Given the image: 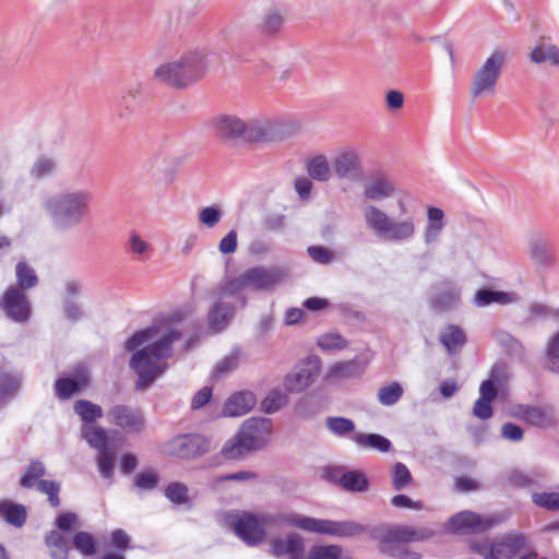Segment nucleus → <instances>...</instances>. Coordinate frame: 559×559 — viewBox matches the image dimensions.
<instances>
[{
  "label": "nucleus",
  "mask_w": 559,
  "mask_h": 559,
  "mask_svg": "<svg viewBox=\"0 0 559 559\" xmlns=\"http://www.w3.org/2000/svg\"><path fill=\"white\" fill-rule=\"evenodd\" d=\"M181 336L182 333L174 326L165 328L160 334V328L152 325L136 331L126 341V350L133 352L130 368L138 376L136 391L147 390L166 372L168 368L166 360L173 356L174 343Z\"/></svg>",
  "instance_id": "obj_1"
},
{
  "label": "nucleus",
  "mask_w": 559,
  "mask_h": 559,
  "mask_svg": "<svg viewBox=\"0 0 559 559\" xmlns=\"http://www.w3.org/2000/svg\"><path fill=\"white\" fill-rule=\"evenodd\" d=\"M216 135L225 141L270 143L288 139L295 133L292 122L281 119L243 120L236 115H218L213 120Z\"/></svg>",
  "instance_id": "obj_2"
},
{
  "label": "nucleus",
  "mask_w": 559,
  "mask_h": 559,
  "mask_svg": "<svg viewBox=\"0 0 559 559\" xmlns=\"http://www.w3.org/2000/svg\"><path fill=\"white\" fill-rule=\"evenodd\" d=\"M93 194L88 190H68L48 197L43 209L51 228L59 234L68 233L88 217Z\"/></svg>",
  "instance_id": "obj_3"
},
{
  "label": "nucleus",
  "mask_w": 559,
  "mask_h": 559,
  "mask_svg": "<svg viewBox=\"0 0 559 559\" xmlns=\"http://www.w3.org/2000/svg\"><path fill=\"white\" fill-rule=\"evenodd\" d=\"M272 435V420L264 417H250L239 427L236 435L228 439L221 455L225 460H239L247 453L263 449Z\"/></svg>",
  "instance_id": "obj_4"
},
{
  "label": "nucleus",
  "mask_w": 559,
  "mask_h": 559,
  "mask_svg": "<svg viewBox=\"0 0 559 559\" xmlns=\"http://www.w3.org/2000/svg\"><path fill=\"white\" fill-rule=\"evenodd\" d=\"M206 68L205 53L195 50L182 55L173 62L157 67L154 76L173 88L182 90L201 80Z\"/></svg>",
  "instance_id": "obj_5"
},
{
  "label": "nucleus",
  "mask_w": 559,
  "mask_h": 559,
  "mask_svg": "<svg viewBox=\"0 0 559 559\" xmlns=\"http://www.w3.org/2000/svg\"><path fill=\"white\" fill-rule=\"evenodd\" d=\"M276 522L305 532L337 537H354L366 532V527L354 521H332L305 516L295 512L276 516Z\"/></svg>",
  "instance_id": "obj_6"
},
{
  "label": "nucleus",
  "mask_w": 559,
  "mask_h": 559,
  "mask_svg": "<svg viewBox=\"0 0 559 559\" xmlns=\"http://www.w3.org/2000/svg\"><path fill=\"white\" fill-rule=\"evenodd\" d=\"M362 214L366 226L377 236L390 241H406L413 238L416 233L415 219L412 216L402 221H394L384 211L371 204L364 207Z\"/></svg>",
  "instance_id": "obj_7"
},
{
  "label": "nucleus",
  "mask_w": 559,
  "mask_h": 559,
  "mask_svg": "<svg viewBox=\"0 0 559 559\" xmlns=\"http://www.w3.org/2000/svg\"><path fill=\"white\" fill-rule=\"evenodd\" d=\"M506 59V52L501 49H496L481 67L475 71L469 86L473 99L495 95Z\"/></svg>",
  "instance_id": "obj_8"
},
{
  "label": "nucleus",
  "mask_w": 559,
  "mask_h": 559,
  "mask_svg": "<svg viewBox=\"0 0 559 559\" xmlns=\"http://www.w3.org/2000/svg\"><path fill=\"white\" fill-rule=\"evenodd\" d=\"M211 449V440L203 435H178L170 439L165 451L173 456L190 460L207 453Z\"/></svg>",
  "instance_id": "obj_9"
},
{
  "label": "nucleus",
  "mask_w": 559,
  "mask_h": 559,
  "mask_svg": "<svg viewBox=\"0 0 559 559\" xmlns=\"http://www.w3.org/2000/svg\"><path fill=\"white\" fill-rule=\"evenodd\" d=\"M108 421L131 435H140L145 430V416L139 407L116 404L107 412Z\"/></svg>",
  "instance_id": "obj_10"
},
{
  "label": "nucleus",
  "mask_w": 559,
  "mask_h": 559,
  "mask_svg": "<svg viewBox=\"0 0 559 559\" xmlns=\"http://www.w3.org/2000/svg\"><path fill=\"white\" fill-rule=\"evenodd\" d=\"M396 182L383 170L372 171L364 183L362 195L369 201H383L395 195Z\"/></svg>",
  "instance_id": "obj_11"
},
{
  "label": "nucleus",
  "mask_w": 559,
  "mask_h": 559,
  "mask_svg": "<svg viewBox=\"0 0 559 559\" xmlns=\"http://www.w3.org/2000/svg\"><path fill=\"white\" fill-rule=\"evenodd\" d=\"M249 289L263 292L271 290L286 276L280 266H253L243 272Z\"/></svg>",
  "instance_id": "obj_12"
},
{
  "label": "nucleus",
  "mask_w": 559,
  "mask_h": 559,
  "mask_svg": "<svg viewBox=\"0 0 559 559\" xmlns=\"http://www.w3.org/2000/svg\"><path fill=\"white\" fill-rule=\"evenodd\" d=\"M2 308L8 318L19 323L28 321L32 312L28 297L15 286H10L4 290Z\"/></svg>",
  "instance_id": "obj_13"
},
{
  "label": "nucleus",
  "mask_w": 559,
  "mask_h": 559,
  "mask_svg": "<svg viewBox=\"0 0 559 559\" xmlns=\"http://www.w3.org/2000/svg\"><path fill=\"white\" fill-rule=\"evenodd\" d=\"M91 384V373L83 365H78L70 377L58 378L55 382V394L61 401L71 399L74 394L88 388Z\"/></svg>",
  "instance_id": "obj_14"
},
{
  "label": "nucleus",
  "mask_w": 559,
  "mask_h": 559,
  "mask_svg": "<svg viewBox=\"0 0 559 559\" xmlns=\"http://www.w3.org/2000/svg\"><path fill=\"white\" fill-rule=\"evenodd\" d=\"M320 372V364L316 359H308L296 366L295 369L289 372L284 381V385L289 392H301L310 386Z\"/></svg>",
  "instance_id": "obj_15"
},
{
  "label": "nucleus",
  "mask_w": 559,
  "mask_h": 559,
  "mask_svg": "<svg viewBox=\"0 0 559 559\" xmlns=\"http://www.w3.org/2000/svg\"><path fill=\"white\" fill-rule=\"evenodd\" d=\"M332 165L335 175L341 179L357 181L362 177L361 157L355 148H346L337 154Z\"/></svg>",
  "instance_id": "obj_16"
},
{
  "label": "nucleus",
  "mask_w": 559,
  "mask_h": 559,
  "mask_svg": "<svg viewBox=\"0 0 559 559\" xmlns=\"http://www.w3.org/2000/svg\"><path fill=\"white\" fill-rule=\"evenodd\" d=\"M525 545V536L520 532H509L491 543L487 559H513Z\"/></svg>",
  "instance_id": "obj_17"
},
{
  "label": "nucleus",
  "mask_w": 559,
  "mask_h": 559,
  "mask_svg": "<svg viewBox=\"0 0 559 559\" xmlns=\"http://www.w3.org/2000/svg\"><path fill=\"white\" fill-rule=\"evenodd\" d=\"M236 534L250 546L262 543L265 538V528L262 522L251 513H243L235 523Z\"/></svg>",
  "instance_id": "obj_18"
},
{
  "label": "nucleus",
  "mask_w": 559,
  "mask_h": 559,
  "mask_svg": "<svg viewBox=\"0 0 559 559\" xmlns=\"http://www.w3.org/2000/svg\"><path fill=\"white\" fill-rule=\"evenodd\" d=\"M461 300V289L451 281L445 280L440 284L438 292L430 299V307L436 312L450 311L457 307Z\"/></svg>",
  "instance_id": "obj_19"
},
{
  "label": "nucleus",
  "mask_w": 559,
  "mask_h": 559,
  "mask_svg": "<svg viewBox=\"0 0 559 559\" xmlns=\"http://www.w3.org/2000/svg\"><path fill=\"white\" fill-rule=\"evenodd\" d=\"M285 23V11L277 7H271L263 12L257 29L262 37L274 39L282 34Z\"/></svg>",
  "instance_id": "obj_20"
},
{
  "label": "nucleus",
  "mask_w": 559,
  "mask_h": 559,
  "mask_svg": "<svg viewBox=\"0 0 559 559\" xmlns=\"http://www.w3.org/2000/svg\"><path fill=\"white\" fill-rule=\"evenodd\" d=\"M271 552L278 558L288 556L290 559H302L305 554L304 539L297 533L274 538L271 542Z\"/></svg>",
  "instance_id": "obj_21"
},
{
  "label": "nucleus",
  "mask_w": 559,
  "mask_h": 559,
  "mask_svg": "<svg viewBox=\"0 0 559 559\" xmlns=\"http://www.w3.org/2000/svg\"><path fill=\"white\" fill-rule=\"evenodd\" d=\"M431 533L425 528H415L407 525H394L384 531L381 542L386 544L409 543L427 539Z\"/></svg>",
  "instance_id": "obj_22"
},
{
  "label": "nucleus",
  "mask_w": 559,
  "mask_h": 559,
  "mask_svg": "<svg viewBox=\"0 0 559 559\" xmlns=\"http://www.w3.org/2000/svg\"><path fill=\"white\" fill-rule=\"evenodd\" d=\"M451 528L454 532L471 530L472 532H485L495 525L493 520L483 519L472 511H462L450 519Z\"/></svg>",
  "instance_id": "obj_23"
},
{
  "label": "nucleus",
  "mask_w": 559,
  "mask_h": 559,
  "mask_svg": "<svg viewBox=\"0 0 559 559\" xmlns=\"http://www.w3.org/2000/svg\"><path fill=\"white\" fill-rule=\"evenodd\" d=\"M329 478L340 484L345 490L353 492H365L368 490L369 480L360 471L333 469L328 472Z\"/></svg>",
  "instance_id": "obj_24"
},
{
  "label": "nucleus",
  "mask_w": 559,
  "mask_h": 559,
  "mask_svg": "<svg viewBox=\"0 0 559 559\" xmlns=\"http://www.w3.org/2000/svg\"><path fill=\"white\" fill-rule=\"evenodd\" d=\"M255 405V396L249 391L233 394L223 406L227 417H238L247 414Z\"/></svg>",
  "instance_id": "obj_25"
},
{
  "label": "nucleus",
  "mask_w": 559,
  "mask_h": 559,
  "mask_svg": "<svg viewBox=\"0 0 559 559\" xmlns=\"http://www.w3.org/2000/svg\"><path fill=\"white\" fill-rule=\"evenodd\" d=\"M520 416L530 425L543 429L550 428L555 425L556 419L550 408H542L538 406L521 407Z\"/></svg>",
  "instance_id": "obj_26"
},
{
  "label": "nucleus",
  "mask_w": 559,
  "mask_h": 559,
  "mask_svg": "<svg viewBox=\"0 0 559 559\" xmlns=\"http://www.w3.org/2000/svg\"><path fill=\"white\" fill-rule=\"evenodd\" d=\"M234 312L233 304L217 301L211 307L207 314L210 328L216 332L224 330L233 319Z\"/></svg>",
  "instance_id": "obj_27"
},
{
  "label": "nucleus",
  "mask_w": 559,
  "mask_h": 559,
  "mask_svg": "<svg viewBox=\"0 0 559 559\" xmlns=\"http://www.w3.org/2000/svg\"><path fill=\"white\" fill-rule=\"evenodd\" d=\"M124 251L134 261L144 262L150 259L152 246L135 230H132L123 245Z\"/></svg>",
  "instance_id": "obj_28"
},
{
  "label": "nucleus",
  "mask_w": 559,
  "mask_h": 559,
  "mask_svg": "<svg viewBox=\"0 0 559 559\" xmlns=\"http://www.w3.org/2000/svg\"><path fill=\"white\" fill-rule=\"evenodd\" d=\"M0 518L14 527H22L27 519L25 506L10 500L0 501Z\"/></svg>",
  "instance_id": "obj_29"
},
{
  "label": "nucleus",
  "mask_w": 559,
  "mask_h": 559,
  "mask_svg": "<svg viewBox=\"0 0 559 559\" xmlns=\"http://www.w3.org/2000/svg\"><path fill=\"white\" fill-rule=\"evenodd\" d=\"M444 213L439 207H429L427 211V225L425 228V242H436L444 228Z\"/></svg>",
  "instance_id": "obj_30"
},
{
  "label": "nucleus",
  "mask_w": 559,
  "mask_h": 559,
  "mask_svg": "<svg viewBox=\"0 0 559 559\" xmlns=\"http://www.w3.org/2000/svg\"><path fill=\"white\" fill-rule=\"evenodd\" d=\"M440 343L447 348L450 354L460 350L466 343V335L464 331L455 324H449L439 336Z\"/></svg>",
  "instance_id": "obj_31"
},
{
  "label": "nucleus",
  "mask_w": 559,
  "mask_h": 559,
  "mask_svg": "<svg viewBox=\"0 0 559 559\" xmlns=\"http://www.w3.org/2000/svg\"><path fill=\"white\" fill-rule=\"evenodd\" d=\"M22 388V378L17 374L3 373L0 376V408L12 401Z\"/></svg>",
  "instance_id": "obj_32"
},
{
  "label": "nucleus",
  "mask_w": 559,
  "mask_h": 559,
  "mask_svg": "<svg viewBox=\"0 0 559 559\" xmlns=\"http://www.w3.org/2000/svg\"><path fill=\"white\" fill-rule=\"evenodd\" d=\"M45 545L51 559H68L69 548L66 537L57 530H51L45 535Z\"/></svg>",
  "instance_id": "obj_33"
},
{
  "label": "nucleus",
  "mask_w": 559,
  "mask_h": 559,
  "mask_svg": "<svg viewBox=\"0 0 559 559\" xmlns=\"http://www.w3.org/2000/svg\"><path fill=\"white\" fill-rule=\"evenodd\" d=\"M365 368L360 360L353 359L335 364L330 368L329 374L337 379H355L365 372Z\"/></svg>",
  "instance_id": "obj_34"
},
{
  "label": "nucleus",
  "mask_w": 559,
  "mask_h": 559,
  "mask_svg": "<svg viewBox=\"0 0 559 559\" xmlns=\"http://www.w3.org/2000/svg\"><path fill=\"white\" fill-rule=\"evenodd\" d=\"M353 440L364 449H374L379 452H389L392 449L391 441L378 433H361L358 432L354 436Z\"/></svg>",
  "instance_id": "obj_35"
},
{
  "label": "nucleus",
  "mask_w": 559,
  "mask_h": 559,
  "mask_svg": "<svg viewBox=\"0 0 559 559\" xmlns=\"http://www.w3.org/2000/svg\"><path fill=\"white\" fill-rule=\"evenodd\" d=\"M74 413L87 425L93 424L104 415L103 408L88 400H78L73 404Z\"/></svg>",
  "instance_id": "obj_36"
},
{
  "label": "nucleus",
  "mask_w": 559,
  "mask_h": 559,
  "mask_svg": "<svg viewBox=\"0 0 559 559\" xmlns=\"http://www.w3.org/2000/svg\"><path fill=\"white\" fill-rule=\"evenodd\" d=\"M530 58L534 63L549 62L552 66H559V48L556 45L538 44L531 51Z\"/></svg>",
  "instance_id": "obj_37"
},
{
  "label": "nucleus",
  "mask_w": 559,
  "mask_h": 559,
  "mask_svg": "<svg viewBox=\"0 0 559 559\" xmlns=\"http://www.w3.org/2000/svg\"><path fill=\"white\" fill-rule=\"evenodd\" d=\"M83 437L88 444L92 448L97 449L98 452L110 450L108 448V435L103 427L90 425L83 430Z\"/></svg>",
  "instance_id": "obj_38"
},
{
  "label": "nucleus",
  "mask_w": 559,
  "mask_h": 559,
  "mask_svg": "<svg viewBox=\"0 0 559 559\" xmlns=\"http://www.w3.org/2000/svg\"><path fill=\"white\" fill-rule=\"evenodd\" d=\"M499 345L502 347L504 353L518 359H523L525 356V349L521 342L514 336L507 332H499L496 335Z\"/></svg>",
  "instance_id": "obj_39"
},
{
  "label": "nucleus",
  "mask_w": 559,
  "mask_h": 559,
  "mask_svg": "<svg viewBox=\"0 0 559 559\" xmlns=\"http://www.w3.org/2000/svg\"><path fill=\"white\" fill-rule=\"evenodd\" d=\"M474 300L478 307H485L490 304L507 305L511 302L512 298L507 293L483 288L476 293Z\"/></svg>",
  "instance_id": "obj_40"
},
{
  "label": "nucleus",
  "mask_w": 559,
  "mask_h": 559,
  "mask_svg": "<svg viewBox=\"0 0 559 559\" xmlns=\"http://www.w3.org/2000/svg\"><path fill=\"white\" fill-rule=\"evenodd\" d=\"M392 487L396 491L406 489L413 483L408 467L401 462L395 463L391 471Z\"/></svg>",
  "instance_id": "obj_41"
},
{
  "label": "nucleus",
  "mask_w": 559,
  "mask_h": 559,
  "mask_svg": "<svg viewBox=\"0 0 559 559\" xmlns=\"http://www.w3.org/2000/svg\"><path fill=\"white\" fill-rule=\"evenodd\" d=\"M57 168V163L48 156H39L31 168V177L40 180L51 176Z\"/></svg>",
  "instance_id": "obj_42"
},
{
  "label": "nucleus",
  "mask_w": 559,
  "mask_h": 559,
  "mask_svg": "<svg viewBox=\"0 0 559 559\" xmlns=\"http://www.w3.org/2000/svg\"><path fill=\"white\" fill-rule=\"evenodd\" d=\"M309 176L318 181H326L331 176V168L323 155L316 156L308 165Z\"/></svg>",
  "instance_id": "obj_43"
},
{
  "label": "nucleus",
  "mask_w": 559,
  "mask_h": 559,
  "mask_svg": "<svg viewBox=\"0 0 559 559\" xmlns=\"http://www.w3.org/2000/svg\"><path fill=\"white\" fill-rule=\"evenodd\" d=\"M403 392L404 390L399 382H392L379 389L378 401L381 405L392 406L401 400Z\"/></svg>",
  "instance_id": "obj_44"
},
{
  "label": "nucleus",
  "mask_w": 559,
  "mask_h": 559,
  "mask_svg": "<svg viewBox=\"0 0 559 559\" xmlns=\"http://www.w3.org/2000/svg\"><path fill=\"white\" fill-rule=\"evenodd\" d=\"M326 428L335 436L343 437L355 430L352 419L342 416H330L325 419Z\"/></svg>",
  "instance_id": "obj_45"
},
{
  "label": "nucleus",
  "mask_w": 559,
  "mask_h": 559,
  "mask_svg": "<svg viewBox=\"0 0 559 559\" xmlns=\"http://www.w3.org/2000/svg\"><path fill=\"white\" fill-rule=\"evenodd\" d=\"M16 281L21 290L29 289L37 285L38 278L35 271L25 262L16 264Z\"/></svg>",
  "instance_id": "obj_46"
},
{
  "label": "nucleus",
  "mask_w": 559,
  "mask_h": 559,
  "mask_svg": "<svg viewBox=\"0 0 559 559\" xmlns=\"http://www.w3.org/2000/svg\"><path fill=\"white\" fill-rule=\"evenodd\" d=\"M73 546L83 556L88 557L96 552V542L91 533L78 532L73 536Z\"/></svg>",
  "instance_id": "obj_47"
},
{
  "label": "nucleus",
  "mask_w": 559,
  "mask_h": 559,
  "mask_svg": "<svg viewBox=\"0 0 559 559\" xmlns=\"http://www.w3.org/2000/svg\"><path fill=\"white\" fill-rule=\"evenodd\" d=\"M46 473L45 466L39 461H32L26 468V472L20 479V485L24 488H32L39 478Z\"/></svg>",
  "instance_id": "obj_48"
},
{
  "label": "nucleus",
  "mask_w": 559,
  "mask_h": 559,
  "mask_svg": "<svg viewBox=\"0 0 559 559\" xmlns=\"http://www.w3.org/2000/svg\"><path fill=\"white\" fill-rule=\"evenodd\" d=\"M115 451L108 450L104 452H98L96 462L98 471L102 477L106 479H111L114 476V467H115Z\"/></svg>",
  "instance_id": "obj_49"
},
{
  "label": "nucleus",
  "mask_w": 559,
  "mask_h": 559,
  "mask_svg": "<svg viewBox=\"0 0 559 559\" xmlns=\"http://www.w3.org/2000/svg\"><path fill=\"white\" fill-rule=\"evenodd\" d=\"M347 340L338 333H326L318 340V346L322 350H338L347 347Z\"/></svg>",
  "instance_id": "obj_50"
},
{
  "label": "nucleus",
  "mask_w": 559,
  "mask_h": 559,
  "mask_svg": "<svg viewBox=\"0 0 559 559\" xmlns=\"http://www.w3.org/2000/svg\"><path fill=\"white\" fill-rule=\"evenodd\" d=\"M223 211L219 205L203 207L199 212V222L207 228H214L222 219Z\"/></svg>",
  "instance_id": "obj_51"
},
{
  "label": "nucleus",
  "mask_w": 559,
  "mask_h": 559,
  "mask_svg": "<svg viewBox=\"0 0 559 559\" xmlns=\"http://www.w3.org/2000/svg\"><path fill=\"white\" fill-rule=\"evenodd\" d=\"M533 502L548 511H559V492H535L532 495Z\"/></svg>",
  "instance_id": "obj_52"
},
{
  "label": "nucleus",
  "mask_w": 559,
  "mask_h": 559,
  "mask_svg": "<svg viewBox=\"0 0 559 559\" xmlns=\"http://www.w3.org/2000/svg\"><path fill=\"white\" fill-rule=\"evenodd\" d=\"M189 489L183 483H170L165 489V496L176 504H183L188 501Z\"/></svg>",
  "instance_id": "obj_53"
},
{
  "label": "nucleus",
  "mask_w": 559,
  "mask_h": 559,
  "mask_svg": "<svg viewBox=\"0 0 559 559\" xmlns=\"http://www.w3.org/2000/svg\"><path fill=\"white\" fill-rule=\"evenodd\" d=\"M546 355L549 370L559 373V332L549 340Z\"/></svg>",
  "instance_id": "obj_54"
},
{
  "label": "nucleus",
  "mask_w": 559,
  "mask_h": 559,
  "mask_svg": "<svg viewBox=\"0 0 559 559\" xmlns=\"http://www.w3.org/2000/svg\"><path fill=\"white\" fill-rule=\"evenodd\" d=\"M158 485V476L153 469H146L134 477V486L143 490H153Z\"/></svg>",
  "instance_id": "obj_55"
},
{
  "label": "nucleus",
  "mask_w": 559,
  "mask_h": 559,
  "mask_svg": "<svg viewBox=\"0 0 559 559\" xmlns=\"http://www.w3.org/2000/svg\"><path fill=\"white\" fill-rule=\"evenodd\" d=\"M286 403V396L280 391H272L262 402V408L266 414L280 411Z\"/></svg>",
  "instance_id": "obj_56"
},
{
  "label": "nucleus",
  "mask_w": 559,
  "mask_h": 559,
  "mask_svg": "<svg viewBox=\"0 0 559 559\" xmlns=\"http://www.w3.org/2000/svg\"><path fill=\"white\" fill-rule=\"evenodd\" d=\"M307 252L314 262L323 265H328L335 260L333 251L323 246H310Z\"/></svg>",
  "instance_id": "obj_57"
},
{
  "label": "nucleus",
  "mask_w": 559,
  "mask_h": 559,
  "mask_svg": "<svg viewBox=\"0 0 559 559\" xmlns=\"http://www.w3.org/2000/svg\"><path fill=\"white\" fill-rule=\"evenodd\" d=\"M239 361V350L233 352L230 355L224 357L218 361L214 369V377L219 378L221 376L233 371L237 368Z\"/></svg>",
  "instance_id": "obj_58"
},
{
  "label": "nucleus",
  "mask_w": 559,
  "mask_h": 559,
  "mask_svg": "<svg viewBox=\"0 0 559 559\" xmlns=\"http://www.w3.org/2000/svg\"><path fill=\"white\" fill-rule=\"evenodd\" d=\"M342 548L336 545L314 547L309 555V559H338Z\"/></svg>",
  "instance_id": "obj_59"
},
{
  "label": "nucleus",
  "mask_w": 559,
  "mask_h": 559,
  "mask_svg": "<svg viewBox=\"0 0 559 559\" xmlns=\"http://www.w3.org/2000/svg\"><path fill=\"white\" fill-rule=\"evenodd\" d=\"M63 313L64 317L72 322L81 320L84 314L81 307L72 298L64 299Z\"/></svg>",
  "instance_id": "obj_60"
},
{
  "label": "nucleus",
  "mask_w": 559,
  "mask_h": 559,
  "mask_svg": "<svg viewBox=\"0 0 559 559\" xmlns=\"http://www.w3.org/2000/svg\"><path fill=\"white\" fill-rule=\"evenodd\" d=\"M473 415L481 420L491 418L493 415L491 402L478 397L473 407Z\"/></svg>",
  "instance_id": "obj_61"
},
{
  "label": "nucleus",
  "mask_w": 559,
  "mask_h": 559,
  "mask_svg": "<svg viewBox=\"0 0 559 559\" xmlns=\"http://www.w3.org/2000/svg\"><path fill=\"white\" fill-rule=\"evenodd\" d=\"M237 231L235 229H231L229 233H227L226 236H224L219 243H218V250L223 254H230L234 253L237 250Z\"/></svg>",
  "instance_id": "obj_62"
},
{
  "label": "nucleus",
  "mask_w": 559,
  "mask_h": 559,
  "mask_svg": "<svg viewBox=\"0 0 559 559\" xmlns=\"http://www.w3.org/2000/svg\"><path fill=\"white\" fill-rule=\"evenodd\" d=\"M245 289H249V287L243 273L227 282L224 287V292L230 296H237Z\"/></svg>",
  "instance_id": "obj_63"
},
{
  "label": "nucleus",
  "mask_w": 559,
  "mask_h": 559,
  "mask_svg": "<svg viewBox=\"0 0 559 559\" xmlns=\"http://www.w3.org/2000/svg\"><path fill=\"white\" fill-rule=\"evenodd\" d=\"M501 436L507 440L518 442L523 439V429L513 423H506L501 427Z\"/></svg>",
  "instance_id": "obj_64"
}]
</instances>
